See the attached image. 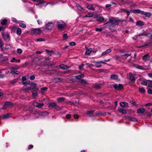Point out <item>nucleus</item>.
I'll return each instance as SVG.
<instances>
[{
    "label": "nucleus",
    "instance_id": "49",
    "mask_svg": "<svg viewBox=\"0 0 152 152\" xmlns=\"http://www.w3.org/2000/svg\"><path fill=\"white\" fill-rule=\"evenodd\" d=\"M131 55V53H128V54H125L123 55H122L123 56H126V58L128 57V56H130Z\"/></svg>",
    "mask_w": 152,
    "mask_h": 152
},
{
    "label": "nucleus",
    "instance_id": "22",
    "mask_svg": "<svg viewBox=\"0 0 152 152\" xmlns=\"http://www.w3.org/2000/svg\"><path fill=\"white\" fill-rule=\"evenodd\" d=\"M142 13H142V14L144 15L146 17H149L151 15V14L148 12H145L142 11Z\"/></svg>",
    "mask_w": 152,
    "mask_h": 152
},
{
    "label": "nucleus",
    "instance_id": "32",
    "mask_svg": "<svg viewBox=\"0 0 152 152\" xmlns=\"http://www.w3.org/2000/svg\"><path fill=\"white\" fill-rule=\"evenodd\" d=\"M149 58V55L148 54L144 55L143 57V60L145 61H146Z\"/></svg>",
    "mask_w": 152,
    "mask_h": 152
},
{
    "label": "nucleus",
    "instance_id": "17",
    "mask_svg": "<svg viewBox=\"0 0 152 152\" xmlns=\"http://www.w3.org/2000/svg\"><path fill=\"white\" fill-rule=\"evenodd\" d=\"M59 67L60 69L63 70H67L69 68V67H68L67 66L64 64L60 65L59 66Z\"/></svg>",
    "mask_w": 152,
    "mask_h": 152
},
{
    "label": "nucleus",
    "instance_id": "44",
    "mask_svg": "<svg viewBox=\"0 0 152 152\" xmlns=\"http://www.w3.org/2000/svg\"><path fill=\"white\" fill-rule=\"evenodd\" d=\"M32 1L35 2H39V4H42L45 2V1H42L41 0L38 1L37 0H32Z\"/></svg>",
    "mask_w": 152,
    "mask_h": 152
},
{
    "label": "nucleus",
    "instance_id": "40",
    "mask_svg": "<svg viewBox=\"0 0 152 152\" xmlns=\"http://www.w3.org/2000/svg\"><path fill=\"white\" fill-rule=\"evenodd\" d=\"M139 91L141 93H144L145 92V89L144 88H141L139 89Z\"/></svg>",
    "mask_w": 152,
    "mask_h": 152
},
{
    "label": "nucleus",
    "instance_id": "39",
    "mask_svg": "<svg viewBox=\"0 0 152 152\" xmlns=\"http://www.w3.org/2000/svg\"><path fill=\"white\" fill-rule=\"evenodd\" d=\"M45 51L47 53H50V55H51V53L53 54L54 53V51L52 50H45Z\"/></svg>",
    "mask_w": 152,
    "mask_h": 152
},
{
    "label": "nucleus",
    "instance_id": "7",
    "mask_svg": "<svg viewBox=\"0 0 152 152\" xmlns=\"http://www.w3.org/2000/svg\"><path fill=\"white\" fill-rule=\"evenodd\" d=\"M54 26V24L52 22H48L45 25V29L46 30L51 29Z\"/></svg>",
    "mask_w": 152,
    "mask_h": 152
},
{
    "label": "nucleus",
    "instance_id": "27",
    "mask_svg": "<svg viewBox=\"0 0 152 152\" xmlns=\"http://www.w3.org/2000/svg\"><path fill=\"white\" fill-rule=\"evenodd\" d=\"M95 66L96 68H99L102 65L99 61H95Z\"/></svg>",
    "mask_w": 152,
    "mask_h": 152
},
{
    "label": "nucleus",
    "instance_id": "43",
    "mask_svg": "<svg viewBox=\"0 0 152 152\" xmlns=\"http://www.w3.org/2000/svg\"><path fill=\"white\" fill-rule=\"evenodd\" d=\"M54 108L55 109L57 110L58 111L60 110H62V108H61L56 104V105Z\"/></svg>",
    "mask_w": 152,
    "mask_h": 152
},
{
    "label": "nucleus",
    "instance_id": "57",
    "mask_svg": "<svg viewBox=\"0 0 152 152\" xmlns=\"http://www.w3.org/2000/svg\"><path fill=\"white\" fill-rule=\"evenodd\" d=\"M143 80V79L142 78H140L137 80V83L138 84H139L140 81H142Z\"/></svg>",
    "mask_w": 152,
    "mask_h": 152
},
{
    "label": "nucleus",
    "instance_id": "35",
    "mask_svg": "<svg viewBox=\"0 0 152 152\" xmlns=\"http://www.w3.org/2000/svg\"><path fill=\"white\" fill-rule=\"evenodd\" d=\"M11 62H19V59L16 60L15 57H13L12 59L10 61Z\"/></svg>",
    "mask_w": 152,
    "mask_h": 152
},
{
    "label": "nucleus",
    "instance_id": "15",
    "mask_svg": "<svg viewBox=\"0 0 152 152\" xmlns=\"http://www.w3.org/2000/svg\"><path fill=\"white\" fill-rule=\"evenodd\" d=\"M86 7L89 10H91L93 11H94L95 9L93 7V5L92 4H87Z\"/></svg>",
    "mask_w": 152,
    "mask_h": 152
},
{
    "label": "nucleus",
    "instance_id": "36",
    "mask_svg": "<svg viewBox=\"0 0 152 152\" xmlns=\"http://www.w3.org/2000/svg\"><path fill=\"white\" fill-rule=\"evenodd\" d=\"M94 110L88 111L87 112V114L88 115H89V116H90L91 115H92V114L94 113Z\"/></svg>",
    "mask_w": 152,
    "mask_h": 152
},
{
    "label": "nucleus",
    "instance_id": "23",
    "mask_svg": "<svg viewBox=\"0 0 152 152\" xmlns=\"http://www.w3.org/2000/svg\"><path fill=\"white\" fill-rule=\"evenodd\" d=\"M84 76L83 74H81L80 75H76L75 76V77L77 79L80 80V78H83Z\"/></svg>",
    "mask_w": 152,
    "mask_h": 152
},
{
    "label": "nucleus",
    "instance_id": "46",
    "mask_svg": "<svg viewBox=\"0 0 152 152\" xmlns=\"http://www.w3.org/2000/svg\"><path fill=\"white\" fill-rule=\"evenodd\" d=\"M121 106L122 107H125L126 106V103L124 102H121L120 103Z\"/></svg>",
    "mask_w": 152,
    "mask_h": 152
},
{
    "label": "nucleus",
    "instance_id": "31",
    "mask_svg": "<svg viewBox=\"0 0 152 152\" xmlns=\"http://www.w3.org/2000/svg\"><path fill=\"white\" fill-rule=\"evenodd\" d=\"M65 98L64 97H59L57 98V100L58 102H62L64 101Z\"/></svg>",
    "mask_w": 152,
    "mask_h": 152
},
{
    "label": "nucleus",
    "instance_id": "47",
    "mask_svg": "<svg viewBox=\"0 0 152 152\" xmlns=\"http://www.w3.org/2000/svg\"><path fill=\"white\" fill-rule=\"evenodd\" d=\"M12 30L14 31L15 30V29H17V33L19 35V28H11Z\"/></svg>",
    "mask_w": 152,
    "mask_h": 152
},
{
    "label": "nucleus",
    "instance_id": "21",
    "mask_svg": "<svg viewBox=\"0 0 152 152\" xmlns=\"http://www.w3.org/2000/svg\"><path fill=\"white\" fill-rule=\"evenodd\" d=\"M127 119L129 120L132 121H137L136 118L132 117L129 116L128 117Z\"/></svg>",
    "mask_w": 152,
    "mask_h": 152
},
{
    "label": "nucleus",
    "instance_id": "4",
    "mask_svg": "<svg viewBox=\"0 0 152 152\" xmlns=\"http://www.w3.org/2000/svg\"><path fill=\"white\" fill-rule=\"evenodd\" d=\"M37 84L34 83H32L30 86H27L26 87L23 88V90L25 91H27L30 90H32L33 88H34V87H35L36 86H37Z\"/></svg>",
    "mask_w": 152,
    "mask_h": 152
},
{
    "label": "nucleus",
    "instance_id": "14",
    "mask_svg": "<svg viewBox=\"0 0 152 152\" xmlns=\"http://www.w3.org/2000/svg\"><path fill=\"white\" fill-rule=\"evenodd\" d=\"M102 86V84H98L97 83H95L93 85V87L97 89L100 88Z\"/></svg>",
    "mask_w": 152,
    "mask_h": 152
},
{
    "label": "nucleus",
    "instance_id": "41",
    "mask_svg": "<svg viewBox=\"0 0 152 152\" xmlns=\"http://www.w3.org/2000/svg\"><path fill=\"white\" fill-rule=\"evenodd\" d=\"M151 45H152V42H150V43H147V44H144L142 46V47H145L146 46H151Z\"/></svg>",
    "mask_w": 152,
    "mask_h": 152
},
{
    "label": "nucleus",
    "instance_id": "38",
    "mask_svg": "<svg viewBox=\"0 0 152 152\" xmlns=\"http://www.w3.org/2000/svg\"><path fill=\"white\" fill-rule=\"evenodd\" d=\"M56 105V104L55 103H50L49 104V107H53L54 108H55Z\"/></svg>",
    "mask_w": 152,
    "mask_h": 152
},
{
    "label": "nucleus",
    "instance_id": "18",
    "mask_svg": "<svg viewBox=\"0 0 152 152\" xmlns=\"http://www.w3.org/2000/svg\"><path fill=\"white\" fill-rule=\"evenodd\" d=\"M110 78L111 80H117L118 78V76L116 74H113L110 75Z\"/></svg>",
    "mask_w": 152,
    "mask_h": 152
},
{
    "label": "nucleus",
    "instance_id": "64",
    "mask_svg": "<svg viewBox=\"0 0 152 152\" xmlns=\"http://www.w3.org/2000/svg\"><path fill=\"white\" fill-rule=\"evenodd\" d=\"M47 88L46 87H44L42 88L41 89L42 91H45L47 89Z\"/></svg>",
    "mask_w": 152,
    "mask_h": 152
},
{
    "label": "nucleus",
    "instance_id": "58",
    "mask_svg": "<svg viewBox=\"0 0 152 152\" xmlns=\"http://www.w3.org/2000/svg\"><path fill=\"white\" fill-rule=\"evenodd\" d=\"M10 46L7 45L5 48V49L6 50H8L10 49Z\"/></svg>",
    "mask_w": 152,
    "mask_h": 152
},
{
    "label": "nucleus",
    "instance_id": "12",
    "mask_svg": "<svg viewBox=\"0 0 152 152\" xmlns=\"http://www.w3.org/2000/svg\"><path fill=\"white\" fill-rule=\"evenodd\" d=\"M130 12L135 14L138 13L142 14V13H143L142 11L139 9L132 10H130Z\"/></svg>",
    "mask_w": 152,
    "mask_h": 152
},
{
    "label": "nucleus",
    "instance_id": "16",
    "mask_svg": "<svg viewBox=\"0 0 152 152\" xmlns=\"http://www.w3.org/2000/svg\"><path fill=\"white\" fill-rule=\"evenodd\" d=\"M4 45V44L3 43V40L2 39H0V50L1 51L3 52L4 51V49L3 47Z\"/></svg>",
    "mask_w": 152,
    "mask_h": 152
},
{
    "label": "nucleus",
    "instance_id": "13",
    "mask_svg": "<svg viewBox=\"0 0 152 152\" xmlns=\"http://www.w3.org/2000/svg\"><path fill=\"white\" fill-rule=\"evenodd\" d=\"M96 20L98 21L103 22L106 21L107 20H106L102 17L97 16L96 17Z\"/></svg>",
    "mask_w": 152,
    "mask_h": 152
},
{
    "label": "nucleus",
    "instance_id": "9",
    "mask_svg": "<svg viewBox=\"0 0 152 152\" xmlns=\"http://www.w3.org/2000/svg\"><path fill=\"white\" fill-rule=\"evenodd\" d=\"M13 105V104L10 102L9 101L6 102L3 106V109H4L7 107H11Z\"/></svg>",
    "mask_w": 152,
    "mask_h": 152
},
{
    "label": "nucleus",
    "instance_id": "5",
    "mask_svg": "<svg viewBox=\"0 0 152 152\" xmlns=\"http://www.w3.org/2000/svg\"><path fill=\"white\" fill-rule=\"evenodd\" d=\"M42 32L41 30L39 28H36L32 29L31 31V34L34 35L39 34Z\"/></svg>",
    "mask_w": 152,
    "mask_h": 152
},
{
    "label": "nucleus",
    "instance_id": "42",
    "mask_svg": "<svg viewBox=\"0 0 152 152\" xmlns=\"http://www.w3.org/2000/svg\"><path fill=\"white\" fill-rule=\"evenodd\" d=\"M93 14L92 13H89L88 14L86 15H85V17H92L93 16Z\"/></svg>",
    "mask_w": 152,
    "mask_h": 152
},
{
    "label": "nucleus",
    "instance_id": "26",
    "mask_svg": "<svg viewBox=\"0 0 152 152\" xmlns=\"http://www.w3.org/2000/svg\"><path fill=\"white\" fill-rule=\"evenodd\" d=\"M145 111V109L143 108H139L137 110V113H143Z\"/></svg>",
    "mask_w": 152,
    "mask_h": 152
},
{
    "label": "nucleus",
    "instance_id": "29",
    "mask_svg": "<svg viewBox=\"0 0 152 152\" xmlns=\"http://www.w3.org/2000/svg\"><path fill=\"white\" fill-rule=\"evenodd\" d=\"M119 111L122 114H126V111L125 109L123 108H120L119 110Z\"/></svg>",
    "mask_w": 152,
    "mask_h": 152
},
{
    "label": "nucleus",
    "instance_id": "19",
    "mask_svg": "<svg viewBox=\"0 0 152 152\" xmlns=\"http://www.w3.org/2000/svg\"><path fill=\"white\" fill-rule=\"evenodd\" d=\"M111 51V49H107L105 51L103 52L102 54V56H104L105 55L107 54H108L110 53Z\"/></svg>",
    "mask_w": 152,
    "mask_h": 152
},
{
    "label": "nucleus",
    "instance_id": "51",
    "mask_svg": "<svg viewBox=\"0 0 152 152\" xmlns=\"http://www.w3.org/2000/svg\"><path fill=\"white\" fill-rule=\"evenodd\" d=\"M114 59L116 60H118L120 58V57L118 56H116L113 57Z\"/></svg>",
    "mask_w": 152,
    "mask_h": 152
},
{
    "label": "nucleus",
    "instance_id": "53",
    "mask_svg": "<svg viewBox=\"0 0 152 152\" xmlns=\"http://www.w3.org/2000/svg\"><path fill=\"white\" fill-rule=\"evenodd\" d=\"M101 114H102V113H101L99 111H97L95 113V114H96V115H101Z\"/></svg>",
    "mask_w": 152,
    "mask_h": 152
},
{
    "label": "nucleus",
    "instance_id": "60",
    "mask_svg": "<svg viewBox=\"0 0 152 152\" xmlns=\"http://www.w3.org/2000/svg\"><path fill=\"white\" fill-rule=\"evenodd\" d=\"M111 6V4H107L106 5H105V7L106 8H108L109 7H110Z\"/></svg>",
    "mask_w": 152,
    "mask_h": 152
},
{
    "label": "nucleus",
    "instance_id": "52",
    "mask_svg": "<svg viewBox=\"0 0 152 152\" xmlns=\"http://www.w3.org/2000/svg\"><path fill=\"white\" fill-rule=\"evenodd\" d=\"M22 83L23 85L28 84L30 83V81H27L26 82H22Z\"/></svg>",
    "mask_w": 152,
    "mask_h": 152
},
{
    "label": "nucleus",
    "instance_id": "56",
    "mask_svg": "<svg viewBox=\"0 0 152 152\" xmlns=\"http://www.w3.org/2000/svg\"><path fill=\"white\" fill-rule=\"evenodd\" d=\"M69 44L70 45H75V43L74 42H71L69 43Z\"/></svg>",
    "mask_w": 152,
    "mask_h": 152
},
{
    "label": "nucleus",
    "instance_id": "8",
    "mask_svg": "<svg viewBox=\"0 0 152 152\" xmlns=\"http://www.w3.org/2000/svg\"><path fill=\"white\" fill-rule=\"evenodd\" d=\"M19 69V67H17L16 68H15L14 67H12V68H11V73L12 74L15 73L16 74H18L19 73V72L18 70V69Z\"/></svg>",
    "mask_w": 152,
    "mask_h": 152
},
{
    "label": "nucleus",
    "instance_id": "24",
    "mask_svg": "<svg viewBox=\"0 0 152 152\" xmlns=\"http://www.w3.org/2000/svg\"><path fill=\"white\" fill-rule=\"evenodd\" d=\"M7 20L5 19L1 20V24L2 25H6L7 23Z\"/></svg>",
    "mask_w": 152,
    "mask_h": 152
},
{
    "label": "nucleus",
    "instance_id": "20",
    "mask_svg": "<svg viewBox=\"0 0 152 152\" xmlns=\"http://www.w3.org/2000/svg\"><path fill=\"white\" fill-rule=\"evenodd\" d=\"M136 25L140 26H142L144 25V23L140 21H138L136 23Z\"/></svg>",
    "mask_w": 152,
    "mask_h": 152
},
{
    "label": "nucleus",
    "instance_id": "37",
    "mask_svg": "<svg viewBox=\"0 0 152 152\" xmlns=\"http://www.w3.org/2000/svg\"><path fill=\"white\" fill-rule=\"evenodd\" d=\"M20 26L22 28H25L26 27V25L24 23L20 22Z\"/></svg>",
    "mask_w": 152,
    "mask_h": 152
},
{
    "label": "nucleus",
    "instance_id": "2",
    "mask_svg": "<svg viewBox=\"0 0 152 152\" xmlns=\"http://www.w3.org/2000/svg\"><path fill=\"white\" fill-rule=\"evenodd\" d=\"M2 35L5 41L8 42L10 41V34L9 33L3 32L2 33Z\"/></svg>",
    "mask_w": 152,
    "mask_h": 152
},
{
    "label": "nucleus",
    "instance_id": "55",
    "mask_svg": "<svg viewBox=\"0 0 152 152\" xmlns=\"http://www.w3.org/2000/svg\"><path fill=\"white\" fill-rule=\"evenodd\" d=\"M148 92L149 94H152V90L151 89H148Z\"/></svg>",
    "mask_w": 152,
    "mask_h": 152
},
{
    "label": "nucleus",
    "instance_id": "3",
    "mask_svg": "<svg viewBox=\"0 0 152 152\" xmlns=\"http://www.w3.org/2000/svg\"><path fill=\"white\" fill-rule=\"evenodd\" d=\"M57 23L58 27L59 29H62L66 26L65 23L62 21H58Z\"/></svg>",
    "mask_w": 152,
    "mask_h": 152
},
{
    "label": "nucleus",
    "instance_id": "10",
    "mask_svg": "<svg viewBox=\"0 0 152 152\" xmlns=\"http://www.w3.org/2000/svg\"><path fill=\"white\" fill-rule=\"evenodd\" d=\"M32 105L34 107L40 108L42 107L43 105V103H38L37 102H34L33 103Z\"/></svg>",
    "mask_w": 152,
    "mask_h": 152
},
{
    "label": "nucleus",
    "instance_id": "30",
    "mask_svg": "<svg viewBox=\"0 0 152 152\" xmlns=\"http://www.w3.org/2000/svg\"><path fill=\"white\" fill-rule=\"evenodd\" d=\"M10 115V114L8 113L6 114H4L1 116V117L3 119H6L8 118Z\"/></svg>",
    "mask_w": 152,
    "mask_h": 152
},
{
    "label": "nucleus",
    "instance_id": "61",
    "mask_svg": "<svg viewBox=\"0 0 152 152\" xmlns=\"http://www.w3.org/2000/svg\"><path fill=\"white\" fill-rule=\"evenodd\" d=\"M35 78V77L34 75H32L30 77V79L31 80H34V79Z\"/></svg>",
    "mask_w": 152,
    "mask_h": 152
},
{
    "label": "nucleus",
    "instance_id": "1",
    "mask_svg": "<svg viewBox=\"0 0 152 152\" xmlns=\"http://www.w3.org/2000/svg\"><path fill=\"white\" fill-rule=\"evenodd\" d=\"M106 24H107L108 28L111 30L118 24V22L114 18H112L109 21L104 24V25Z\"/></svg>",
    "mask_w": 152,
    "mask_h": 152
},
{
    "label": "nucleus",
    "instance_id": "48",
    "mask_svg": "<svg viewBox=\"0 0 152 152\" xmlns=\"http://www.w3.org/2000/svg\"><path fill=\"white\" fill-rule=\"evenodd\" d=\"M78 9L82 13H83L84 12V9L81 6Z\"/></svg>",
    "mask_w": 152,
    "mask_h": 152
},
{
    "label": "nucleus",
    "instance_id": "45",
    "mask_svg": "<svg viewBox=\"0 0 152 152\" xmlns=\"http://www.w3.org/2000/svg\"><path fill=\"white\" fill-rule=\"evenodd\" d=\"M37 42H42L45 41V39L42 38H39L37 39L36 40Z\"/></svg>",
    "mask_w": 152,
    "mask_h": 152
},
{
    "label": "nucleus",
    "instance_id": "63",
    "mask_svg": "<svg viewBox=\"0 0 152 152\" xmlns=\"http://www.w3.org/2000/svg\"><path fill=\"white\" fill-rule=\"evenodd\" d=\"M12 21L16 23L17 22V20L16 19L14 18H12Z\"/></svg>",
    "mask_w": 152,
    "mask_h": 152
},
{
    "label": "nucleus",
    "instance_id": "33",
    "mask_svg": "<svg viewBox=\"0 0 152 152\" xmlns=\"http://www.w3.org/2000/svg\"><path fill=\"white\" fill-rule=\"evenodd\" d=\"M92 50V48H90L89 49H87L85 53V54L86 55H88L89 54Z\"/></svg>",
    "mask_w": 152,
    "mask_h": 152
},
{
    "label": "nucleus",
    "instance_id": "62",
    "mask_svg": "<svg viewBox=\"0 0 152 152\" xmlns=\"http://www.w3.org/2000/svg\"><path fill=\"white\" fill-rule=\"evenodd\" d=\"M152 105V103H148L145 104V106H147Z\"/></svg>",
    "mask_w": 152,
    "mask_h": 152
},
{
    "label": "nucleus",
    "instance_id": "34",
    "mask_svg": "<svg viewBox=\"0 0 152 152\" xmlns=\"http://www.w3.org/2000/svg\"><path fill=\"white\" fill-rule=\"evenodd\" d=\"M135 67L138 69L142 70H144L145 69L144 67L139 65H136Z\"/></svg>",
    "mask_w": 152,
    "mask_h": 152
},
{
    "label": "nucleus",
    "instance_id": "50",
    "mask_svg": "<svg viewBox=\"0 0 152 152\" xmlns=\"http://www.w3.org/2000/svg\"><path fill=\"white\" fill-rule=\"evenodd\" d=\"M63 37L64 39H66L68 38V37L66 34H63Z\"/></svg>",
    "mask_w": 152,
    "mask_h": 152
},
{
    "label": "nucleus",
    "instance_id": "25",
    "mask_svg": "<svg viewBox=\"0 0 152 152\" xmlns=\"http://www.w3.org/2000/svg\"><path fill=\"white\" fill-rule=\"evenodd\" d=\"M130 74L131 75L129 77L130 79L132 81H133V82H134L135 81V79L134 78V76L133 75L132 73H130Z\"/></svg>",
    "mask_w": 152,
    "mask_h": 152
},
{
    "label": "nucleus",
    "instance_id": "28",
    "mask_svg": "<svg viewBox=\"0 0 152 152\" xmlns=\"http://www.w3.org/2000/svg\"><path fill=\"white\" fill-rule=\"evenodd\" d=\"M79 82L82 84H88V83L83 79H80Z\"/></svg>",
    "mask_w": 152,
    "mask_h": 152
},
{
    "label": "nucleus",
    "instance_id": "59",
    "mask_svg": "<svg viewBox=\"0 0 152 152\" xmlns=\"http://www.w3.org/2000/svg\"><path fill=\"white\" fill-rule=\"evenodd\" d=\"M141 84L142 85L144 86H146L147 85V83L146 82H141Z\"/></svg>",
    "mask_w": 152,
    "mask_h": 152
},
{
    "label": "nucleus",
    "instance_id": "11",
    "mask_svg": "<svg viewBox=\"0 0 152 152\" xmlns=\"http://www.w3.org/2000/svg\"><path fill=\"white\" fill-rule=\"evenodd\" d=\"M113 86L116 90H117L121 89L123 88L122 85L120 84L119 85L114 84L113 85Z\"/></svg>",
    "mask_w": 152,
    "mask_h": 152
},
{
    "label": "nucleus",
    "instance_id": "54",
    "mask_svg": "<svg viewBox=\"0 0 152 152\" xmlns=\"http://www.w3.org/2000/svg\"><path fill=\"white\" fill-rule=\"evenodd\" d=\"M96 31H99L100 32H101L102 31V29L101 28H96Z\"/></svg>",
    "mask_w": 152,
    "mask_h": 152
},
{
    "label": "nucleus",
    "instance_id": "6",
    "mask_svg": "<svg viewBox=\"0 0 152 152\" xmlns=\"http://www.w3.org/2000/svg\"><path fill=\"white\" fill-rule=\"evenodd\" d=\"M38 90V89L37 88V86L34 87L31 90V91L32 92V96L34 98H36L37 96Z\"/></svg>",
    "mask_w": 152,
    "mask_h": 152
}]
</instances>
